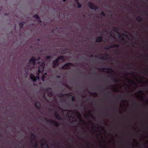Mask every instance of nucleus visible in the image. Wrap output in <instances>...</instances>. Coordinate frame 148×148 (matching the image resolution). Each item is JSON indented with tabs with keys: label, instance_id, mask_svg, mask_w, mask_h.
<instances>
[{
	"label": "nucleus",
	"instance_id": "39",
	"mask_svg": "<svg viewBox=\"0 0 148 148\" xmlns=\"http://www.w3.org/2000/svg\"><path fill=\"white\" fill-rule=\"evenodd\" d=\"M65 86H66L68 88H69V87H70L67 84H65Z\"/></svg>",
	"mask_w": 148,
	"mask_h": 148
},
{
	"label": "nucleus",
	"instance_id": "38",
	"mask_svg": "<svg viewBox=\"0 0 148 148\" xmlns=\"http://www.w3.org/2000/svg\"><path fill=\"white\" fill-rule=\"evenodd\" d=\"M93 94L94 95H96V96H97V92H94V93H93Z\"/></svg>",
	"mask_w": 148,
	"mask_h": 148
},
{
	"label": "nucleus",
	"instance_id": "57",
	"mask_svg": "<svg viewBox=\"0 0 148 148\" xmlns=\"http://www.w3.org/2000/svg\"><path fill=\"white\" fill-rule=\"evenodd\" d=\"M119 37L120 38H121V36H120V35H119Z\"/></svg>",
	"mask_w": 148,
	"mask_h": 148
},
{
	"label": "nucleus",
	"instance_id": "52",
	"mask_svg": "<svg viewBox=\"0 0 148 148\" xmlns=\"http://www.w3.org/2000/svg\"><path fill=\"white\" fill-rule=\"evenodd\" d=\"M69 112H73V111L72 110H70Z\"/></svg>",
	"mask_w": 148,
	"mask_h": 148
},
{
	"label": "nucleus",
	"instance_id": "8",
	"mask_svg": "<svg viewBox=\"0 0 148 148\" xmlns=\"http://www.w3.org/2000/svg\"><path fill=\"white\" fill-rule=\"evenodd\" d=\"M100 56L101 57V58H100L99 57V55H95V58H98L100 59H102L103 60H105L106 59V57H108V55L107 53V54H105L104 55L100 54Z\"/></svg>",
	"mask_w": 148,
	"mask_h": 148
},
{
	"label": "nucleus",
	"instance_id": "49",
	"mask_svg": "<svg viewBox=\"0 0 148 148\" xmlns=\"http://www.w3.org/2000/svg\"><path fill=\"white\" fill-rule=\"evenodd\" d=\"M90 57H93V55H90Z\"/></svg>",
	"mask_w": 148,
	"mask_h": 148
},
{
	"label": "nucleus",
	"instance_id": "60",
	"mask_svg": "<svg viewBox=\"0 0 148 148\" xmlns=\"http://www.w3.org/2000/svg\"><path fill=\"white\" fill-rule=\"evenodd\" d=\"M40 62H38V64H39Z\"/></svg>",
	"mask_w": 148,
	"mask_h": 148
},
{
	"label": "nucleus",
	"instance_id": "29",
	"mask_svg": "<svg viewBox=\"0 0 148 148\" xmlns=\"http://www.w3.org/2000/svg\"><path fill=\"white\" fill-rule=\"evenodd\" d=\"M114 47H116L118 48L119 47V45L118 44H114Z\"/></svg>",
	"mask_w": 148,
	"mask_h": 148
},
{
	"label": "nucleus",
	"instance_id": "61",
	"mask_svg": "<svg viewBox=\"0 0 148 148\" xmlns=\"http://www.w3.org/2000/svg\"><path fill=\"white\" fill-rule=\"evenodd\" d=\"M146 43H148V42L147 41L146 42Z\"/></svg>",
	"mask_w": 148,
	"mask_h": 148
},
{
	"label": "nucleus",
	"instance_id": "63",
	"mask_svg": "<svg viewBox=\"0 0 148 148\" xmlns=\"http://www.w3.org/2000/svg\"><path fill=\"white\" fill-rule=\"evenodd\" d=\"M44 77V76H42V78Z\"/></svg>",
	"mask_w": 148,
	"mask_h": 148
},
{
	"label": "nucleus",
	"instance_id": "28",
	"mask_svg": "<svg viewBox=\"0 0 148 148\" xmlns=\"http://www.w3.org/2000/svg\"><path fill=\"white\" fill-rule=\"evenodd\" d=\"M112 80L115 82H119V79L115 78L112 79Z\"/></svg>",
	"mask_w": 148,
	"mask_h": 148
},
{
	"label": "nucleus",
	"instance_id": "21",
	"mask_svg": "<svg viewBox=\"0 0 148 148\" xmlns=\"http://www.w3.org/2000/svg\"><path fill=\"white\" fill-rule=\"evenodd\" d=\"M23 24L24 23L23 22H21L19 23V25L20 26V27L21 28H22L23 27Z\"/></svg>",
	"mask_w": 148,
	"mask_h": 148
},
{
	"label": "nucleus",
	"instance_id": "2",
	"mask_svg": "<svg viewBox=\"0 0 148 148\" xmlns=\"http://www.w3.org/2000/svg\"><path fill=\"white\" fill-rule=\"evenodd\" d=\"M44 90L45 92V93L47 92L48 96L51 97L52 96L53 94L51 91V88L49 87L45 88L44 89Z\"/></svg>",
	"mask_w": 148,
	"mask_h": 148
},
{
	"label": "nucleus",
	"instance_id": "4",
	"mask_svg": "<svg viewBox=\"0 0 148 148\" xmlns=\"http://www.w3.org/2000/svg\"><path fill=\"white\" fill-rule=\"evenodd\" d=\"M88 5L90 9H93L95 10L98 9L99 8L98 6L92 3L89 2L88 3Z\"/></svg>",
	"mask_w": 148,
	"mask_h": 148
},
{
	"label": "nucleus",
	"instance_id": "31",
	"mask_svg": "<svg viewBox=\"0 0 148 148\" xmlns=\"http://www.w3.org/2000/svg\"><path fill=\"white\" fill-rule=\"evenodd\" d=\"M110 48H112L114 47V44L110 45Z\"/></svg>",
	"mask_w": 148,
	"mask_h": 148
},
{
	"label": "nucleus",
	"instance_id": "3",
	"mask_svg": "<svg viewBox=\"0 0 148 148\" xmlns=\"http://www.w3.org/2000/svg\"><path fill=\"white\" fill-rule=\"evenodd\" d=\"M45 63L44 62H42L38 67V72L39 73H42L44 69V67L45 66Z\"/></svg>",
	"mask_w": 148,
	"mask_h": 148
},
{
	"label": "nucleus",
	"instance_id": "10",
	"mask_svg": "<svg viewBox=\"0 0 148 148\" xmlns=\"http://www.w3.org/2000/svg\"><path fill=\"white\" fill-rule=\"evenodd\" d=\"M103 39V37L101 35V36L97 37L96 40V41L97 42H101L102 41Z\"/></svg>",
	"mask_w": 148,
	"mask_h": 148
},
{
	"label": "nucleus",
	"instance_id": "9",
	"mask_svg": "<svg viewBox=\"0 0 148 148\" xmlns=\"http://www.w3.org/2000/svg\"><path fill=\"white\" fill-rule=\"evenodd\" d=\"M103 70L105 69H106L107 70V71H104L105 72L109 73H111L112 72H113V69L111 68H102Z\"/></svg>",
	"mask_w": 148,
	"mask_h": 148
},
{
	"label": "nucleus",
	"instance_id": "58",
	"mask_svg": "<svg viewBox=\"0 0 148 148\" xmlns=\"http://www.w3.org/2000/svg\"><path fill=\"white\" fill-rule=\"evenodd\" d=\"M91 128L93 129V126H92V127H91Z\"/></svg>",
	"mask_w": 148,
	"mask_h": 148
},
{
	"label": "nucleus",
	"instance_id": "40",
	"mask_svg": "<svg viewBox=\"0 0 148 148\" xmlns=\"http://www.w3.org/2000/svg\"><path fill=\"white\" fill-rule=\"evenodd\" d=\"M141 101H143L145 100V98L143 97L141 98Z\"/></svg>",
	"mask_w": 148,
	"mask_h": 148
},
{
	"label": "nucleus",
	"instance_id": "43",
	"mask_svg": "<svg viewBox=\"0 0 148 148\" xmlns=\"http://www.w3.org/2000/svg\"><path fill=\"white\" fill-rule=\"evenodd\" d=\"M71 141L72 142H74V140L73 139H72L71 140Z\"/></svg>",
	"mask_w": 148,
	"mask_h": 148
},
{
	"label": "nucleus",
	"instance_id": "24",
	"mask_svg": "<svg viewBox=\"0 0 148 148\" xmlns=\"http://www.w3.org/2000/svg\"><path fill=\"white\" fill-rule=\"evenodd\" d=\"M36 137V136L34 133H32L31 134V137H33V138H35Z\"/></svg>",
	"mask_w": 148,
	"mask_h": 148
},
{
	"label": "nucleus",
	"instance_id": "53",
	"mask_svg": "<svg viewBox=\"0 0 148 148\" xmlns=\"http://www.w3.org/2000/svg\"><path fill=\"white\" fill-rule=\"evenodd\" d=\"M81 106H84H84H83V105H82Z\"/></svg>",
	"mask_w": 148,
	"mask_h": 148
},
{
	"label": "nucleus",
	"instance_id": "32",
	"mask_svg": "<svg viewBox=\"0 0 148 148\" xmlns=\"http://www.w3.org/2000/svg\"><path fill=\"white\" fill-rule=\"evenodd\" d=\"M71 100L73 101H74L75 100L74 96L72 97L71 98Z\"/></svg>",
	"mask_w": 148,
	"mask_h": 148
},
{
	"label": "nucleus",
	"instance_id": "56",
	"mask_svg": "<svg viewBox=\"0 0 148 148\" xmlns=\"http://www.w3.org/2000/svg\"><path fill=\"white\" fill-rule=\"evenodd\" d=\"M54 29H53V30L52 31V32L53 33V32Z\"/></svg>",
	"mask_w": 148,
	"mask_h": 148
},
{
	"label": "nucleus",
	"instance_id": "18",
	"mask_svg": "<svg viewBox=\"0 0 148 148\" xmlns=\"http://www.w3.org/2000/svg\"><path fill=\"white\" fill-rule=\"evenodd\" d=\"M31 143L32 145H33L34 144V145H33L34 147L36 148H38V145L37 143H35L34 144V143L32 142Z\"/></svg>",
	"mask_w": 148,
	"mask_h": 148
},
{
	"label": "nucleus",
	"instance_id": "12",
	"mask_svg": "<svg viewBox=\"0 0 148 148\" xmlns=\"http://www.w3.org/2000/svg\"><path fill=\"white\" fill-rule=\"evenodd\" d=\"M35 105L36 108L38 109H40L41 107V104L40 102L37 101L35 103Z\"/></svg>",
	"mask_w": 148,
	"mask_h": 148
},
{
	"label": "nucleus",
	"instance_id": "30",
	"mask_svg": "<svg viewBox=\"0 0 148 148\" xmlns=\"http://www.w3.org/2000/svg\"><path fill=\"white\" fill-rule=\"evenodd\" d=\"M100 15H102L103 16H105L106 15L103 12H102L100 14Z\"/></svg>",
	"mask_w": 148,
	"mask_h": 148
},
{
	"label": "nucleus",
	"instance_id": "14",
	"mask_svg": "<svg viewBox=\"0 0 148 148\" xmlns=\"http://www.w3.org/2000/svg\"><path fill=\"white\" fill-rule=\"evenodd\" d=\"M41 145L42 148H49V146L46 142H45L44 143H42Z\"/></svg>",
	"mask_w": 148,
	"mask_h": 148
},
{
	"label": "nucleus",
	"instance_id": "41",
	"mask_svg": "<svg viewBox=\"0 0 148 148\" xmlns=\"http://www.w3.org/2000/svg\"><path fill=\"white\" fill-rule=\"evenodd\" d=\"M146 69L147 70V71H146V73H148V69L147 68H146Z\"/></svg>",
	"mask_w": 148,
	"mask_h": 148
},
{
	"label": "nucleus",
	"instance_id": "47",
	"mask_svg": "<svg viewBox=\"0 0 148 148\" xmlns=\"http://www.w3.org/2000/svg\"><path fill=\"white\" fill-rule=\"evenodd\" d=\"M40 41V39L38 38V39H37V41Z\"/></svg>",
	"mask_w": 148,
	"mask_h": 148
},
{
	"label": "nucleus",
	"instance_id": "50",
	"mask_svg": "<svg viewBox=\"0 0 148 148\" xmlns=\"http://www.w3.org/2000/svg\"><path fill=\"white\" fill-rule=\"evenodd\" d=\"M66 1V0H63V1L64 2H65Z\"/></svg>",
	"mask_w": 148,
	"mask_h": 148
},
{
	"label": "nucleus",
	"instance_id": "1",
	"mask_svg": "<svg viewBox=\"0 0 148 148\" xmlns=\"http://www.w3.org/2000/svg\"><path fill=\"white\" fill-rule=\"evenodd\" d=\"M60 60L63 61H64L65 59L63 56H60L58 57L55 60L53 61L52 64L53 68H55L59 66L60 64L59 61Z\"/></svg>",
	"mask_w": 148,
	"mask_h": 148
},
{
	"label": "nucleus",
	"instance_id": "26",
	"mask_svg": "<svg viewBox=\"0 0 148 148\" xmlns=\"http://www.w3.org/2000/svg\"><path fill=\"white\" fill-rule=\"evenodd\" d=\"M77 4V7L78 8H80L82 7V5L79 3H78Z\"/></svg>",
	"mask_w": 148,
	"mask_h": 148
},
{
	"label": "nucleus",
	"instance_id": "15",
	"mask_svg": "<svg viewBox=\"0 0 148 148\" xmlns=\"http://www.w3.org/2000/svg\"><path fill=\"white\" fill-rule=\"evenodd\" d=\"M30 78L31 79L33 80V82H36L37 80V79L36 77L33 74H30Z\"/></svg>",
	"mask_w": 148,
	"mask_h": 148
},
{
	"label": "nucleus",
	"instance_id": "13",
	"mask_svg": "<svg viewBox=\"0 0 148 148\" xmlns=\"http://www.w3.org/2000/svg\"><path fill=\"white\" fill-rule=\"evenodd\" d=\"M76 113L79 114L78 116V118L79 119L80 121L83 122L84 124H86V123L85 122H84V120L81 118V114L80 113L78 112H76Z\"/></svg>",
	"mask_w": 148,
	"mask_h": 148
},
{
	"label": "nucleus",
	"instance_id": "27",
	"mask_svg": "<svg viewBox=\"0 0 148 148\" xmlns=\"http://www.w3.org/2000/svg\"><path fill=\"white\" fill-rule=\"evenodd\" d=\"M51 58V56H47L45 58V60H49Z\"/></svg>",
	"mask_w": 148,
	"mask_h": 148
},
{
	"label": "nucleus",
	"instance_id": "42",
	"mask_svg": "<svg viewBox=\"0 0 148 148\" xmlns=\"http://www.w3.org/2000/svg\"><path fill=\"white\" fill-rule=\"evenodd\" d=\"M57 78H60V76H58H58H57L56 77Z\"/></svg>",
	"mask_w": 148,
	"mask_h": 148
},
{
	"label": "nucleus",
	"instance_id": "54",
	"mask_svg": "<svg viewBox=\"0 0 148 148\" xmlns=\"http://www.w3.org/2000/svg\"><path fill=\"white\" fill-rule=\"evenodd\" d=\"M136 144H137V145H138V143L137 142V143H136Z\"/></svg>",
	"mask_w": 148,
	"mask_h": 148
},
{
	"label": "nucleus",
	"instance_id": "23",
	"mask_svg": "<svg viewBox=\"0 0 148 148\" xmlns=\"http://www.w3.org/2000/svg\"><path fill=\"white\" fill-rule=\"evenodd\" d=\"M127 79L129 81H131L133 84H134L136 85V86L137 85V83L136 82H135L133 80H131Z\"/></svg>",
	"mask_w": 148,
	"mask_h": 148
},
{
	"label": "nucleus",
	"instance_id": "33",
	"mask_svg": "<svg viewBox=\"0 0 148 148\" xmlns=\"http://www.w3.org/2000/svg\"><path fill=\"white\" fill-rule=\"evenodd\" d=\"M115 53H118V52H119V51L118 50V49H116L115 50Z\"/></svg>",
	"mask_w": 148,
	"mask_h": 148
},
{
	"label": "nucleus",
	"instance_id": "51",
	"mask_svg": "<svg viewBox=\"0 0 148 148\" xmlns=\"http://www.w3.org/2000/svg\"><path fill=\"white\" fill-rule=\"evenodd\" d=\"M86 145L88 146V144L87 143H86Z\"/></svg>",
	"mask_w": 148,
	"mask_h": 148
},
{
	"label": "nucleus",
	"instance_id": "62",
	"mask_svg": "<svg viewBox=\"0 0 148 148\" xmlns=\"http://www.w3.org/2000/svg\"><path fill=\"white\" fill-rule=\"evenodd\" d=\"M5 15H7L6 13H5Z\"/></svg>",
	"mask_w": 148,
	"mask_h": 148
},
{
	"label": "nucleus",
	"instance_id": "25",
	"mask_svg": "<svg viewBox=\"0 0 148 148\" xmlns=\"http://www.w3.org/2000/svg\"><path fill=\"white\" fill-rule=\"evenodd\" d=\"M89 116H90V117H91L93 119H94L95 118V117L91 114H90V115H86V117H88Z\"/></svg>",
	"mask_w": 148,
	"mask_h": 148
},
{
	"label": "nucleus",
	"instance_id": "6",
	"mask_svg": "<svg viewBox=\"0 0 148 148\" xmlns=\"http://www.w3.org/2000/svg\"><path fill=\"white\" fill-rule=\"evenodd\" d=\"M73 65V64L71 63H66L62 67V69H70V66Z\"/></svg>",
	"mask_w": 148,
	"mask_h": 148
},
{
	"label": "nucleus",
	"instance_id": "36",
	"mask_svg": "<svg viewBox=\"0 0 148 148\" xmlns=\"http://www.w3.org/2000/svg\"><path fill=\"white\" fill-rule=\"evenodd\" d=\"M38 22L39 23H41L42 22V21L41 20L40 18H39V19H38Z\"/></svg>",
	"mask_w": 148,
	"mask_h": 148
},
{
	"label": "nucleus",
	"instance_id": "55",
	"mask_svg": "<svg viewBox=\"0 0 148 148\" xmlns=\"http://www.w3.org/2000/svg\"><path fill=\"white\" fill-rule=\"evenodd\" d=\"M70 118H73V116H70Z\"/></svg>",
	"mask_w": 148,
	"mask_h": 148
},
{
	"label": "nucleus",
	"instance_id": "22",
	"mask_svg": "<svg viewBox=\"0 0 148 148\" xmlns=\"http://www.w3.org/2000/svg\"><path fill=\"white\" fill-rule=\"evenodd\" d=\"M33 17L37 19H39V17L38 15L37 14H35L33 16Z\"/></svg>",
	"mask_w": 148,
	"mask_h": 148
},
{
	"label": "nucleus",
	"instance_id": "64",
	"mask_svg": "<svg viewBox=\"0 0 148 148\" xmlns=\"http://www.w3.org/2000/svg\"><path fill=\"white\" fill-rule=\"evenodd\" d=\"M147 82L148 83V79L147 80Z\"/></svg>",
	"mask_w": 148,
	"mask_h": 148
},
{
	"label": "nucleus",
	"instance_id": "19",
	"mask_svg": "<svg viewBox=\"0 0 148 148\" xmlns=\"http://www.w3.org/2000/svg\"><path fill=\"white\" fill-rule=\"evenodd\" d=\"M137 20L138 21L141 22L143 20V18L141 17L138 16L137 18Z\"/></svg>",
	"mask_w": 148,
	"mask_h": 148
},
{
	"label": "nucleus",
	"instance_id": "11",
	"mask_svg": "<svg viewBox=\"0 0 148 148\" xmlns=\"http://www.w3.org/2000/svg\"><path fill=\"white\" fill-rule=\"evenodd\" d=\"M55 118L59 120H62V119L59 114L56 112L55 113Z\"/></svg>",
	"mask_w": 148,
	"mask_h": 148
},
{
	"label": "nucleus",
	"instance_id": "37",
	"mask_svg": "<svg viewBox=\"0 0 148 148\" xmlns=\"http://www.w3.org/2000/svg\"><path fill=\"white\" fill-rule=\"evenodd\" d=\"M74 0L75 1L76 3H79V0Z\"/></svg>",
	"mask_w": 148,
	"mask_h": 148
},
{
	"label": "nucleus",
	"instance_id": "59",
	"mask_svg": "<svg viewBox=\"0 0 148 148\" xmlns=\"http://www.w3.org/2000/svg\"><path fill=\"white\" fill-rule=\"evenodd\" d=\"M112 140H114V138H112Z\"/></svg>",
	"mask_w": 148,
	"mask_h": 148
},
{
	"label": "nucleus",
	"instance_id": "48",
	"mask_svg": "<svg viewBox=\"0 0 148 148\" xmlns=\"http://www.w3.org/2000/svg\"><path fill=\"white\" fill-rule=\"evenodd\" d=\"M88 136L87 135H86L85 136V137H87Z\"/></svg>",
	"mask_w": 148,
	"mask_h": 148
},
{
	"label": "nucleus",
	"instance_id": "44",
	"mask_svg": "<svg viewBox=\"0 0 148 148\" xmlns=\"http://www.w3.org/2000/svg\"><path fill=\"white\" fill-rule=\"evenodd\" d=\"M111 87H112V88H114V85H112L111 86Z\"/></svg>",
	"mask_w": 148,
	"mask_h": 148
},
{
	"label": "nucleus",
	"instance_id": "45",
	"mask_svg": "<svg viewBox=\"0 0 148 148\" xmlns=\"http://www.w3.org/2000/svg\"><path fill=\"white\" fill-rule=\"evenodd\" d=\"M145 13H146V15H147V11H145Z\"/></svg>",
	"mask_w": 148,
	"mask_h": 148
},
{
	"label": "nucleus",
	"instance_id": "46",
	"mask_svg": "<svg viewBox=\"0 0 148 148\" xmlns=\"http://www.w3.org/2000/svg\"><path fill=\"white\" fill-rule=\"evenodd\" d=\"M121 40L124 41V39L123 38H121Z\"/></svg>",
	"mask_w": 148,
	"mask_h": 148
},
{
	"label": "nucleus",
	"instance_id": "17",
	"mask_svg": "<svg viewBox=\"0 0 148 148\" xmlns=\"http://www.w3.org/2000/svg\"><path fill=\"white\" fill-rule=\"evenodd\" d=\"M113 29L115 32L117 33H118L119 31V28L117 27H114Z\"/></svg>",
	"mask_w": 148,
	"mask_h": 148
},
{
	"label": "nucleus",
	"instance_id": "20",
	"mask_svg": "<svg viewBox=\"0 0 148 148\" xmlns=\"http://www.w3.org/2000/svg\"><path fill=\"white\" fill-rule=\"evenodd\" d=\"M114 30H113V29H112V30L111 31V32H110V35L111 36H113V37H114Z\"/></svg>",
	"mask_w": 148,
	"mask_h": 148
},
{
	"label": "nucleus",
	"instance_id": "7",
	"mask_svg": "<svg viewBox=\"0 0 148 148\" xmlns=\"http://www.w3.org/2000/svg\"><path fill=\"white\" fill-rule=\"evenodd\" d=\"M40 59V57H39L37 59H36L34 57H31V59L29 60V62L30 64H33L34 65H35L36 63V61Z\"/></svg>",
	"mask_w": 148,
	"mask_h": 148
},
{
	"label": "nucleus",
	"instance_id": "35",
	"mask_svg": "<svg viewBox=\"0 0 148 148\" xmlns=\"http://www.w3.org/2000/svg\"><path fill=\"white\" fill-rule=\"evenodd\" d=\"M110 48V46L109 47H105V49L107 50L109 49Z\"/></svg>",
	"mask_w": 148,
	"mask_h": 148
},
{
	"label": "nucleus",
	"instance_id": "5",
	"mask_svg": "<svg viewBox=\"0 0 148 148\" xmlns=\"http://www.w3.org/2000/svg\"><path fill=\"white\" fill-rule=\"evenodd\" d=\"M46 121L47 123L53 124L56 127H58L59 126V124L58 123L52 119H47Z\"/></svg>",
	"mask_w": 148,
	"mask_h": 148
},
{
	"label": "nucleus",
	"instance_id": "16",
	"mask_svg": "<svg viewBox=\"0 0 148 148\" xmlns=\"http://www.w3.org/2000/svg\"><path fill=\"white\" fill-rule=\"evenodd\" d=\"M59 96L60 97H62L65 96H69V94L68 93L62 94V93L59 94Z\"/></svg>",
	"mask_w": 148,
	"mask_h": 148
},
{
	"label": "nucleus",
	"instance_id": "34",
	"mask_svg": "<svg viewBox=\"0 0 148 148\" xmlns=\"http://www.w3.org/2000/svg\"><path fill=\"white\" fill-rule=\"evenodd\" d=\"M138 92L140 94H143L144 93L143 91L142 90L139 91Z\"/></svg>",
	"mask_w": 148,
	"mask_h": 148
}]
</instances>
